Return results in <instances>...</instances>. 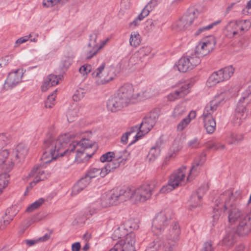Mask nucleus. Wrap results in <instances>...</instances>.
I'll return each instance as SVG.
<instances>
[{
	"instance_id": "obj_17",
	"label": "nucleus",
	"mask_w": 251,
	"mask_h": 251,
	"mask_svg": "<svg viewBox=\"0 0 251 251\" xmlns=\"http://www.w3.org/2000/svg\"><path fill=\"white\" fill-rule=\"evenodd\" d=\"M215 40L213 36L203 39L197 46L195 53L200 57L206 55L215 47Z\"/></svg>"
},
{
	"instance_id": "obj_51",
	"label": "nucleus",
	"mask_w": 251,
	"mask_h": 251,
	"mask_svg": "<svg viewBox=\"0 0 251 251\" xmlns=\"http://www.w3.org/2000/svg\"><path fill=\"white\" fill-rule=\"evenodd\" d=\"M242 136L233 133H230L227 137L226 141L229 144H236L241 140Z\"/></svg>"
},
{
	"instance_id": "obj_18",
	"label": "nucleus",
	"mask_w": 251,
	"mask_h": 251,
	"mask_svg": "<svg viewBox=\"0 0 251 251\" xmlns=\"http://www.w3.org/2000/svg\"><path fill=\"white\" fill-rule=\"evenodd\" d=\"M156 122V118L155 116H151L149 117L145 118L139 127H138V131L133 137L135 138L134 142L138 140L147 133H148L154 126Z\"/></svg>"
},
{
	"instance_id": "obj_49",
	"label": "nucleus",
	"mask_w": 251,
	"mask_h": 251,
	"mask_svg": "<svg viewBox=\"0 0 251 251\" xmlns=\"http://www.w3.org/2000/svg\"><path fill=\"white\" fill-rule=\"evenodd\" d=\"M9 178V176L6 173L0 175V194L8 185Z\"/></svg>"
},
{
	"instance_id": "obj_14",
	"label": "nucleus",
	"mask_w": 251,
	"mask_h": 251,
	"mask_svg": "<svg viewBox=\"0 0 251 251\" xmlns=\"http://www.w3.org/2000/svg\"><path fill=\"white\" fill-rule=\"evenodd\" d=\"M231 227L239 235L248 234L251 231V212L242 216L239 221H237V224Z\"/></svg>"
},
{
	"instance_id": "obj_39",
	"label": "nucleus",
	"mask_w": 251,
	"mask_h": 251,
	"mask_svg": "<svg viewBox=\"0 0 251 251\" xmlns=\"http://www.w3.org/2000/svg\"><path fill=\"white\" fill-rule=\"evenodd\" d=\"M74 55L71 53H68L65 55L62 58L61 64L63 69H68L73 63Z\"/></svg>"
},
{
	"instance_id": "obj_50",
	"label": "nucleus",
	"mask_w": 251,
	"mask_h": 251,
	"mask_svg": "<svg viewBox=\"0 0 251 251\" xmlns=\"http://www.w3.org/2000/svg\"><path fill=\"white\" fill-rule=\"evenodd\" d=\"M138 126H135L131 128L130 130L129 131L126 132L124 134L121 138V142L124 144H126L128 141V138L129 135H131L133 134L134 133L137 132L138 131Z\"/></svg>"
},
{
	"instance_id": "obj_28",
	"label": "nucleus",
	"mask_w": 251,
	"mask_h": 251,
	"mask_svg": "<svg viewBox=\"0 0 251 251\" xmlns=\"http://www.w3.org/2000/svg\"><path fill=\"white\" fill-rule=\"evenodd\" d=\"M235 232L232 227L227 228L222 241L223 244L228 247L233 246L235 242L236 237Z\"/></svg>"
},
{
	"instance_id": "obj_26",
	"label": "nucleus",
	"mask_w": 251,
	"mask_h": 251,
	"mask_svg": "<svg viewBox=\"0 0 251 251\" xmlns=\"http://www.w3.org/2000/svg\"><path fill=\"white\" fill-rule=\"evenodd\" d=\"M225 33L227 37L230 38L242 35V33L240 30L237 21H231L228 23L226 27Z\"/></svg>"
},
{
	"instance_id": "obj_61",
	"label": "nucleus",
	"mask_w": 251,
	"mask_h": 251,
	"mask_svg": "<svg viewBox=\"0 0 251 251\" xmlns=\"http://www.w3.org/2000/svg\"><path fill=\"white\" fill-rule=\"evenodd\" d=\"M207 148L214 150H221L225 148V145L220 142H210L207 145Z\"/></svg>"
},
{
	"instance_id": "obj_10",
	"label": "nucleus",
	"mask_w": 251,
	"mask_h": 251,
	"mask_svg": "<svg viewBox=\"0 0 251 251\" xmlns=\"http://www.w3.org/2000/svg\"><path fill=\"white\" fill-rule=\"evenodd\" d=\"M199 14V12L197 9L194 8L189 9L185 14L173 25V29L177 31H182L189 28Z\"/></svg>"
},
{
	"instance_id": "obj_37",
	"label": "nucleus",
	"mask_w": 251,
	"mask_h": 251,
	"mask_svg": "<svg viewBox=\"0 0 251 251\" xmlns=\"http://www.w3.org/2000/svg\"><path fill=\"white\" fill-rule=\"evenodd\" d=\"M152 96L153 95L151 89H147L140 91H135L134 95L135 101L143 100L151 98Z\"/></svg>"
},
{
	"instance_id": "obj_41",
	"label": "nucleus",
	"mask_w": 251,
	"mask_h": 251,
	"mask_svg": "<svg viewBox=\"0 0 251 251\" xmlns=\"http://www.w3.org/2000/svg\"><path fill=\"white\" fill-rule=\"evenodd\" d=\"M125 243L128 245L130 251L135 250V244L136 243V236L133 233L127 234L125 240H123Z\"/></svg>"
},
{
	"instance_id": "obj_43",
	"label": "nucleus",
	"mask_w": 251,
	"mask_h": 251,
	"mask_svg": "<svg viewBox=\"0 0 251 251\" xmlns=\"http://www.w3.org/2000/svg\"><path fill=\"white\" fill-rule=\"evenodd\" d=\"M186 57L189 60V65H190L191 70L198 65L201 62L200 57L195 52L190 55H186Z\"/></svg>"
},
{
	"instance_id": "obj_29",
	"label": "nucleus",
	"mask_w": 251,
	"mask_h": 251,
	"mask_svg": "<svg viewBox=\"0 0 251 251\" xmlns=\"http://www.w3.org/2000/svg\"><path fill=\"white\" fill-rule=\"evenodd\" d=\"M91 181L86 176L81 178L72 188L71 193L72 196H75L78 194L85 188H86L90 183Z\"/></svg>"
},
{
	"instance_id": "obj_22",
	"label": "nucleus",
	"mask_w": 251,
	"mask_h": 251,
	"mask_svg": "<svg viewBox=\"0 0 251 251\" xmlns=\"http://www.w3.org/2000/svg\"><path fill=\"white\" fill-rule=\"evenodd\" d=\"M23 75V70L20 69L10 72L5 81V88L10 89L16 86L21 82Z\"/></svg>"
},
{
	"instance_id": "obj_62",
	"label": "nucleus",
	"mask_w": 251,
	"mask_h": 251,
	"mask_svg": "<svg viewBox=\"0 0 251 251\" xmlns=\"http://www.w3.org/2000/svg\"><path fill=\"white\" fill-rule=\"evenodd\" d=\"M91 66L89 64H84L80 67L79 73L83 76H86L91 71Z\"/></svg>"
},
{
	"instance_id": "obj_30",
	"label": "nucleus",
	"mask_w": 251,
	"mask_h": 251,
	"mask_svg": "<svg viewBox=\"0 0 251 251\" xmlns=\"http://www.w3.org/2000/svg\"><path fill=\"white\" fill-rule=\"evenodd\" d=\"M202 118L204 123V127L208 134L214 132L216 129V122L212 116L202 115Z\"/></svg>"
},
{
	"instance_id": "obj_5",
	"label": "nucleus",
	"mask_w": 251,
	"mask_h": 251,
	"mask_svg": "<svg viewBox=\"0 0 251 251\" xmlns=\"http://www.w3.org/2000/svg\"><path fill=\"white\" fill-rule=\"evenodd\" d=\"M187 167L184 166L174 171L170 176L167 184L163 186L160 189V192L168 193L179 186L184 185L187 181H190V180L187 179Z\"/></svg>"
},
{
	"instance_id": "obj_38",
	"label": "nucleus",
	"mask_w": 251,
	"mask_h": 251,
	"mask_svg": "<svg viewBox=\"0 0 251 251\" xmlns=\"http://www.w3.org/2000/svg\"><path fill=\"white\" fill-rule=\"evenodd\" d=\"M48 81H51L53 84H58V79L57 76L54 75H50L44 80V82L42 85L41 89L43 92L46 91L50 87H52L49 83Z\"/></svg>"
},
{
	"instance_id": "obj_24",
	"label": "nucleus",
	"mask_w": 251,
	"mask_h": 251,
	"mask_svg": "<svg viewBox=\"0 0 251 251\" xmlns=\"http://www.w3.org/2000/svg\"><path fill=\"white\" fill-rule=\"evenodd\" d=\"M190 84L188 83H182L178 85L177 89L168 96V99L171 100L182 98L189 93Z\"/></svg>"
},
{
	"instance_id": "obj_56",
	"label": "nucleus",
	"mask_w": 251,
	"mask_h": 251,
	"mask_svg": "<svg viewBox=\"0 0 251 251\" xmlns=\"http://www.w3.org/2000/svg\"><path fill=\"white\" fill-rule=\"evenodd\" d=\"M130 44L134 47H137L140 44V35L138 33L133 32L130 35Z\"/></svg>"
},
{
	"instance_id": "obj_21",
	"label": "nucleus",
	"mask_w": 251,
	"mask_h": 251,
	"mask_svg": "<svg viewBox=\"0 0 251 251\" xmlns=\"http://www.w3.org/2000/svg\"><path fill=\"white\" fill-rule=\"evenodd\" d=\"M206 160V155L202 153L197 157L194 163L188 172V175L187 179L188 180H193L200 172L201 167L204 164Z\"/></svg>"
},
{
	"instance_id": "obj_35",
	"label": "nucleus",
	"mask_w": 251,
	"mask_h": 251,
	"mask_svg": "<svg viewBox=\"0 0 251 251\" xmlns=\"http://www.w3.org/2000/svg\"><path fill=\"white\" fill-rule=\"evenodd\" d=\"M189 60L186 56H182L178 60L176 65L177 70L180 72H186L191 70V67L189 65Z\"/></svg>"
},
{
	"instance_id": "obj_13",
	"label": "nucleus",
	"mask_w": 251,
	"mask_h": 251,
	"mask_svg": "<svg viewBox=\"0 0 251 251\" xmlns=\"http://www.w3.org/2000/svg\"><path fill=\"white\" fill-rule=\"evenodd\" d=\"M234 72V68L232 66L226 67L211 74L208 79L207 83L211 86L227 80L231 77Z\"/></svg>"
},
{
	"instance_id": "obj_9",
	"label": "nucleus",
	"mask_w": 251,
	"mask_h": 251,
	"mask_svg": "<svg viewBox=\"0 0 251 251\" xmlns=\"http://www.w3.org/2000/svg\"><path fill=\"white\" fill-rule=\"evenodd\" d=\"M231 97V92L228 87L225 88L220 93L216 95L205 107L203 114L212 116L218 106L223 104L226 100Z\"/></svg>"
},
{
	"instance_id": "obj_23",
	"label": "nucleus",
	"mask_w": 251,
	"mask_h": 251,
	"mask_svg": "<svg viewBox=\"0 0 251 251\" xmlns=\"http://www.w3.org/2000/svg\"><path fill=\"white\" fill-rule=\"evenodd\" d=\"M128 105L127 103L120 97L117 95L109 99L107 103V107L109 111L115 112L120 110L124 107Z\"/></svg>"
},
{
	"instance_id": "obj_55",
	"label": "nucleus",
	"mask_w": 251,
	"mask_h": 251,
	"mask_svg": "<svg viewBox=\"0 0 251 251\" xmlns=\"http://www.w3.org/2000/svg\"><path fill=\"white\" fill-rule=\"evenodd\" d=\"M45 201V200L43 198H40L32 204H31L26 208V211L28 212H32L34 210L39 208Z\"/></svg>"
},
{
	"instance_id": "obj_36",
	"label": "nucleus",
	"mask_w": 251,
	"mask_h": 251,
	"mask_svg": "<svg viewBox=\"0 0 251 251\" xmlns=\"http://www.w3.org/2000/svg\"><path fill=\"white\" fill-rule=\"evenodd\" d=\"M151 49L150 47H144L139 49L130 58V62L133 63L135 59L142 58L144 56L148 55L151 52Z\"/></svg>"
},
{
	"instance_id": "obj_19",
	"label": "nucleus",
	"mask_w": 251,
	"mask_h": 251,
	"mask_svg": "<svg viewBox=\"0 0 251 251\" xmlns=\"http://www.w3.org/2000/svg\"><path fill=\"white\" fill-rule=\"evenodd\" d=\"M127 155H128L126 150H124L122 155L116 153V158L113 160L107 162L102 168L103 172L102 173V176H106L110 172L113 171L115 169L119 167L120 163L123 161H126L127 159Z\"/></svg>"
},
{
	"instance_id": "obj_7",
	"label": "nucleus",
	"mask_w": 251,
	"mask_h": 251,
	"mask_svg": "<svg viewBox=\"0 0 251 251\" xmlns=\"http://www.w3.org/2000/svg\"><path fill=\"white\" fill-rule=\"evenodd\" d=\"M181 229L179 223L174 222L165 235L162 251H175L180 239Z\"/></svg>"
},
{
	"instance_id": "obj_54",
	"label": "nucleus",
	"mask_w": 251,
	"mask_h": 251,
	"mask_svg": "<svg viewBox=\"0 0 251 251\" xmlns=\"http://www.w3.org/2000/svg\"><path fill=\"white\" fill-rule=\"evenodd\" d=\"M11 141L10 136L6 133L0 134V149L8 145Z\"/></svg>"
},
{
	"instance_id": "obj_47",
	"label": "nucleus",
	"mask_w": 251,
	"mask_h": 251,
	"mask_svg": "<svg viewBox=\"0 0 251 251\" xmlns=\"http://www.w3.org/2000/svg\"><path fill=\"white\" fill-rule=\"evenodd\" d=\"M208 189V186L206 184L203 185L200 187L196 193L193 194V201L195 199L201 200L203 196L205 194V192Z\"/></svg>"
},
{
	"instance_id": "obj_16",
	"label": "nucleus",
	"mask_w": 251,
	"mask_h": 251,
	"mask_svg": "<svg viewBox=\"0 0 251 251\" xmlns=\"http://www.w3.org/2000/svg\"><path fill=\"white\" fill-rule=\"evenodd\" d=\"M48 176V175L45 174L41 166L33 168L26 177L27 180L29 179H32L33 180L27 186L25 194L28 191L30 190L38 182L43 181L47 178Z\"/></svg>"
},
{
	"instance_id": "obj_46",
	"label": "nucleus",
	"mask_w": 251,
	"mask_h": 251,
	"mask_svg": "<svg viewBox=\"0 0 251 251\" xmlns=\"http://www.w3.org/2000/svg\"><path fill=\"white\" fill-rule=\"evenodd\" d=\"M160 147L158 145L152 147L148 155V158L150 161H153L160 154Z\"/></svg>"
},
{
	"instance_id": "obj_25",
	"label": "nucleus",
	"mask_w": 251,
	"mask_h": 251,
	"mask_svg": "<svg viewBox=\"0 0 251 251\" xmlns=\"http://www.w3.org/2000/svg\"><path fill=\"white\" fill-rule=\"evenodd\" d=\"M9 152L7 150L0 151V171H10L14 166V163L8 157Z\"/></svg>"
},
{
	"instance_id": "obj_1",
	"label": "nucleus",
	"mask_w": 251,
	"mask_h": 251,
	"mask_svg": "<svg viewBox=\"0 0 251 251\" xmlns=\"http://www.w3.org/2000/svg\"><path fill=\"white\" fill-rule=\"evenodd\" d=\"M74 133H65L59 136L57 138L49 137L44 141L43 152L41 159L44 163H49L60 156H64V147L72 137H75Z\"/></svg>"
},
{
	"instance_id": "obj_3",
	"label": "nucleus",
	"mask_w": 251,
	"mask_h": 251,
	"mask_svg": "<svg viewBox=\"0 0 251 251\" xmlns=\"http://www.w3.org/2000/svg\"><path fill=\"white\" fill-rule=\"evenodd\" d=\"M233 193L231 190H227L221 194L218 198L217 205L220 207H224V211L228 210L229 223L233 226L237 221L241 219L242 216H245L233 204Z\"/></svg>"
},
{
	"instance_id": "obj_60",
	"label": "nucleus",
	"mask_w": 251,
	"mask_h": 251,
	"mask_svg": "<svg viewBox=\"0 0 251 251\" xmlns=\"http://www.w3.org/2000/svg\"><path fill=\"white\" fill-rule=\"evenodd\" d=\"M162 243L161 239L157 237L149 245V248L153 249L156 251L161 247Z\"/></svg>"
},
{
	"instance_id": "obj_12",
	"label": "nucleus",
	"mask_w": 251,
	"mask_h": 251,
	"mask_svg": "<svg viewBox=\"0 0 251 251\" xmlns=\"http://www.w3.org/2000/svg\"><path fill=\"white\" fill-rule=\"evenodd\" d=\"M105 64L102 63L92 74V76L95 79L98 85L106 84L114 79L115 75L113 72L112 67L105 68Z\"/></svg>"
},
{
	"instance_id": "obj_57",
	"label": "nucleus",
	"mask_w": 251,
	"mask_h": 251,
	"mask_svg": "<svg viewBox=\"0 0 251 251\" xmlns=\"http://www.w3.org/2000/svg\"><path fill=\"white\" fill-rule=\"evenodd\" d=\"M186 112V109L182 106H176L173 112V116L175 118L178 119L182 115H183Z\"/></svg>"
},
{
	"instance_id": "obj_58",
	"label": "nucleus",
	"mask_w": 251,
	"mask_h": 251,
	"mask_svg": "<svg viewBox=\"0 0 251 251\" xmlns=\"http://www.w3.org/2000/svg\"><path fill=\"white\" fill-rule=\"evenodd\" d=\"M56 92L57 90H56L54 91L52 94L48 96V98L45 103L46 107L50 108L54 104Z\"/></svg>"
},
{
	"instance_id": "obj_42",
	"label": "nucleus",
	"mask_w": 251,
	"mask_h": 251,
	"mask_svg": "<svg viewBox=\"0 0 251 251\" xmlns=\"http://www.w3.org/2000/svg\"><path fill=\"white\" fill-rule=\"evenodd\" d=\"M186 57L189 60V65H190L191 70L198 65L201 62L200 57L195 52L190 55H186Z\"/></svg>"
},
{
	"instance_id": "obj_31",
	"label": "nucleus",
	"mask_w": 251,
	"mask_h": 251,
	"mask_svg": "<svg viewBox=\"0 0 251 251\" xmlns=\"http://www.w3.org/2000/svg\"><path fill=\"white\" fill-rule=\"evenodd\" d=\"M196 117V113L194 111H191L185 118L183 119L177 125L176 129L178 131H181L185 129L191 121Z\"/></svg>"
},
{
	"instance_id": "obj_11",
	"label": "nucleus",
	"mask_w": 251,
	"mask_h": 251,
	"mask_svg": "<svg viewBox=\"0 0 251 251\" xmlns=\"http://www.w3.org/2000/svg\"><path fill=\"white\" fill-rule=\"evenodd\" d=\"M125 192L122 191V188L114 189L112 191L110 195L102 196L97 204L101 209L125 201L124 196Z\"/></svg>"
},
{
	"instance_id": "obj_2",
	"label": "nucleus",
	"mask_w": 251,
	"mask_h": 251,
	"mask_svg": "<svg viewBox=\"0 0 251 251\" xmlns=\"http://www.w3.org/2000/svg\"><path fill=\"white\" fill-rule=\"evenodd\" d=\"M69 133H74L76 134L75 137H72L69 139V141L66 146H65L64 156H68L72 153L75 152V161L77 163L84 162L92 157L94 154V151L89 153V149L93 146L92 142L87 139H82L78 142L75 140L71 141L72 139L77 138L80 134V133L70 132Z\"/></svg>"
},
{
	"instance_id": "obj_64",
	"label": "nucleus",
	"mask_w": 251,
	"mask_h": 251,
	"mask_svg": "<svg viewBox=\"0 0 251 251\" xmlns=\"http://www.w3.org/2000/svg\"><path fill=\"white\" fill-rule=\"evenodd\" d=\"M159 2L158 0H151L144 8L147 10H149L150 13L151 11L157 5Z\"/></svg>"
},
{
	"instance_id": "obj_45",
	"label": "nucleus",
	"mask_w": 251,
	"mask_h": 251,
	"mask_svg": "<svg viewBox=\"0 0 251 251\" xmlns=\"http://www.w3.org/2000/svg\"><path fill=\"white\" fill-rule=\"evenodd\" d=\"M103 172L102 168H91L87 173L86 176L89 178L91 180V179L96 177L99 176H100L101 177H103L105 176H102V173Z\"/></svg>"
},
{
	"instance_id": "obj_59",
	"label": "nucleus",
	"mask_w": 251,
	"mask_h": 251,
	"mask_svg": "<svg viewBox=\"0 0 251 251\" xmlns=\"http://www.w3.org/2000/svg\"><path fill=\"white\" fill-rule=\"evenodd\" d=\"M115 245L116 249H117L118 251H130L128 245L123 240L119 241ZM133 251H135V250H133Z\"/></svg>"
},
{
	"instance_id": "obj_6",
	"label": "nucleus",
	"mask_w": 251,
	"mask_h": 251,
	"mask_svg": "<svg viewBox=\"0 0 251 251\" xmlns=\"http://www.w3.org/2000/svg\"><path fill=\"white\" fill-rule=\"evenodd\" d=\"M251 101V91L245 89L239 100L232 122L235 126H240L248 115L246 105Z\"/></svg>"
},
{
	"instance_id": "obj_27",
	"label": "nucleus",
	"mask_w": 251,
	"mask_h": 251,
	"mask_svg": "<svg viewBox=\"0 0 251 251\" xmlns=\"http://www.w3.org/2000/svg\"><path fill=\"white\" fill-rule=\"evenodd\" d=\"M98 35L97 33H93L90 35L89 42L88 46L91 49L88 51L87 58L90 59L95 55L98 50V44L97 43Z\"/></svg>"
},
{
	"instance_id": "obj_44",
	"label": "nucleus",
	"mask_w": 251,
	"mask_h": 251,
	"mask_svg": "<svg viewBox=\"0 0 251 251\" xmlns=\"http://www.w3.org/2000/svg\"><path fill=\"white\" fill-rule=\"evenodd\" d=\"M218 200V198L216 201V207H214L213 210V215L212 216L213 221H212V225L214 226V224H216L220 219L222 214V211H223V209L224 207H220L217 205V201Z\"/></svg>"
},
{
	"instance_id": "obj_33",
	"label": "nucleus",
	"mask_w": 251,
	"mask_h": 251,
	"mask_svg": "<svg viewBox=\"0 0 251 251\" xmlns=\"http://www.w3.org/2000/svg\"><path fill=\"white\" fill-rule=\"evenodd\" d=\"M79 107L76 104L72 105L67 112V118L69 122L71 123L75 120L78 115Z\"/></svg>"
},
{
	"instance_id": "obj_8",
	"label": "nucleus",
	"mask_w": 251,
	"mask_h": 251,
	"mask_svg": "<svg viewBox=\"0 0 251 251\" xmlns=\"http://www.w3.org/2000/svg\"><path fill=\"white\" fill-rule=\"evenodd\" d=\"M172 212L169 210L161 211L152 220L151 231L156 235L161 234L170 223Z\"/></svg>"
},
{
	"instance_id": "obj_40",
	"label": "nucleus",
	"mask_w": 251,
	"mask_h": 251,
	"mask_svg": "<svg viewBox=\"0 0 251 251\" xmlns=\"http://www.w3.org/2000/svg\"><path fill=\"white\" fill-rule=\"evenodd\" d=\"M149 10H147L145 8L142 10L141 13L138 17L132 22L129 24V26L131 28H134L139 25L140 22L142 21L149 14Z\"/></svg>"
},
{
	"instance_id": "obj_48",
	"label": "nucleus",
	"mask_w": 251,
	"mask_h": 251,
	"mask_svg": "<svg viewBox=\"0 0 251 251\" xmlns=\"http://www.w3.org/2000/svg\"><path fill=\"white\" fill-rule=\"evenodd\" d=\"M87 92V90L79 87L75 90L74 95L73 96V99L74 101H77L83 99Z\"/></svg>"
},
{
	"instance_id": "obj_63",
	"label": "nucleus",
	"mask_w": 251,
	"mask_h": 251,
	"mask_svg": "<svg viewBox=\"0 0 251 251\" xmlns=\"http://www.w3.org/2000/svg\"><path fill=\"white\" fill-rule=\"evenodd\" d=\"M221 22V20H218V21H215L207 26H205L201 28H200L196 34L197 35H198L204 30H209V29L213 28L215 25H216L219 24Z\"/></svg>"
},
{
	"instance_id": "obj_53",
	"label": "nucleus",
	"mask_w": 251,
	"mask_h": 251,
	"mask_svg": "<svg viewBox=\"0 0 251 251\" xmlns=\"http://www.w3.org/2000/svg\"><path fill=\"white\" fill-rule=\"evenodd\" d=\"M116 154L114 152H107L101 156L100 160L101 162H109L116 158Z\"/></svg>"
},
{
	"instance_id": "obj_34",
	"label": "nucleus",
	"mask_w": 251,
	"mask_h": 251,
	"mask_svg": "<svg viewBox=\"0 0 251 251\" xmlns=\"http://www.w3.org/2000/svg\"><path fill=\"white\" fill-rule=\"evenodd\" d=\"M27 148L23 144H19L16 147L14 153L16 159L23 160L27 154Z\"/></svg>"
},
{
	"instance_id": "obj_15",
	"label": "nucleus",
	"mask_w": 251,
	"mask_h": 251,
	"mask_svg": "<svg viewBox=\"0 0 251 251\" xmlns=\"http://www.w3.org/2000/svg\"><path fill=\"white\" fill-rule=\"evenodd\" d=\"M48 176V175L45 174L41 166L33 168L26 177L27 180L29 179H32L33 180L27 186L25 194L28 191L30 190L38 182L43 181L47 178Z\"/></svg>"
},
{
	"instance_id": "obj_52",
	"label": "nucleus",
	"mask_w": 251,
	"mask_h": 251,
	"mask_svg": "<svg viewBox=\"0 0 251 251\" xmlns=\"http://www.w3.org/2000/svg\"><path fill=\"white\" fill-rule=\"evenodd\" d=\"M240 30L242 34L244 31H248L251 26V22L249 20H240L237 21Z\"/></svg>"
},
{
	"instance_id": "obj_4",
	"label": "nucleus",
	"mask_w": 251,
	"mask_h": 251,
	"mask_svg": "<svg viewBox=\"0 0 251 251\" xmlns=\"http://www.w3.org/2000/svg\"><path fill=\"white\" fill-rule=\"evenodd\" d=\"M125 201L130 200L133 203L144 202L149 199L152 195V190L148 184H144L137 188L123 187Z\"/></svg>"
},
{
	"instance_id": "obj_20",
	"label": "nucleus",
	"mask_w": 251,
	"mask_h": 251,
	"mask_svg": "<svg viewBox=\"0 0 251 251\" xmlns=\"http://www.w3.org/2000/svg\"><path fill=\"white\" fill-rule=\"evenodd\" d=\"M117 93L128 105L135 101V90L131 84H124L119 89Z\"/></svg>"
},
{
	"instance_id": "obj_32",
	"label": "nucleus",
	"mask_w": 251,
	"mask_h": 251,
	"mask_svg": "<svg viewBox=\"0 0 251 251\" xmlns=\"http://www.w3.org/2000/svg\"><path fill=\"white\" fill-rule=\"evenodd\" d=\"M182 143L180 138H176L174 140L170 152L166 157V159L170 160L174 158L177 153L181 150Z\"/></svg>"
}]
</instances>
